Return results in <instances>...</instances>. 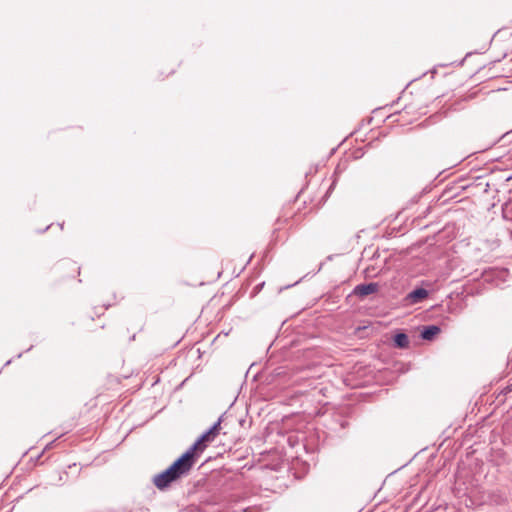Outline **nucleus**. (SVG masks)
I'll list each match as a JSON object with an SVG mask.
<instances>
[{"mask_svg": "<svg viewBox=\"0 0 512 512\" xmlns=\"http://www.w3.org/2000/svg\"><path fill=\"white\" fill-rule=\"evenodd\" d=\"M378 289L379 285L377 283L360 284L354 288V294L359 297H365L376 293Z\"/></svg>", "mask_w": 512, "mask_h": 512, "instance_id": "20e7f679", "label": "nucleus"}, {"mask_svg": "<svg viewBox=\"0 0 512 512\" xmlns=\"http://www.w3.org/2000/svg\"><path fill=\"white\" fill-rule=\"evenodd\" d=\"M428 297V291L424 288H416L409 292L405 297V302L408 305L421 303Z\"/></svg>", "mask_w": 512, "mask_h": 512, "instance_id": "7ed1b4c3", "label": "nucleus"}, {"mask_svg": "<svg viewBox=\"0 0 512 512\" xmlns=\"http://www.w3.org/2000/svg\"><path fill=\"white\" fill-rule=\"evenodd\" d=\"M194 463L190 459V454L184 453L165 471L153 476V485L161 491L167 489L173 482L187 475Z\"/></svg>", "mask_w": 512, "mask_h": 512, "instance_id": "f257e3e1", "label": "nucleus"}, {"mask_svg": "<svg viewBox=\"0 0 512 512\" xmlns=\"http://www.w3.org/2000/svg\"><path fill=\"white\" fill-rule=\"evenodd\" d=\"M439 332L440 328L436 325L426 326L421 332V337L425 340L431 341Z\"/></svg>", "mask_w": 512, "mask_h": 512, "instance_id": "39448f33", "label": "nucleus"}, {"mask_svg": "<svg viewBox=\"0 0 512 512\" xmlns=\"http://www.w3.org/2000/svg\"><path fill=\"white\" fill-rule=\"evenodd\" d=\"M394 343L398 348H406L409 345L408 336L404 333H398L394 337Z\"/></svg>", "mask_w": 512, "mask_h": 512, "instance_id": "423d86ee", "label": "nucleus"}, {"mask_svg": "<svg viewBox=\"0 0 512 512\" xmlns=\"http://www.w3.org/2000/svg\"><path fill=\"white\" fill-rule=\"evenodd\" d=\"M50 226H46V228L42 231L45 232L47 229H49Z\"/></svg>", "mask_w": 512, "mask_h": 512, "instance_id": "0eeeda50", "label": "nucleus"}, {"mask_svg": "<svg viewBox=\"0 0 512 512\" xmlns=\"http://www.w3.org/2000/svg\"><path fill=\"white\" fill-rule=\"evenodd\" d=\"M221 419H219L209 430H207L202 436L185 452L190 454V459L195 462V454L202 452L206 447V443L212 442L215 436L219 433Z\"/></svg>", "mask_w": 512, "mask_h": 512, "instance_id": "f03ea898", "label": "nucleus"}]
</instances>
